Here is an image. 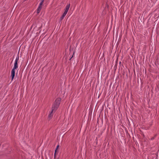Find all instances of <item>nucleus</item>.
I'll use <instances>...</instances> for the list:
<instances>
[{"label":"nucleus","instance_id":"obj_1","mask_svg":"<svg viewBox=\"0 0 159 159\" xmlns=\"http://www.w3.org/2000/svg\"><path fill=\"white\" fill-rule=\"evenodd\" d=\"M61 100V98H57L56 99L52 107V112H55L58 108L60 104Z\"/></svg>","mask_w":159,"mask_h":159},{"label":"nucleus","instance_id":"obj_2","mask_svg":"<svg viewBox=\"0 0 159 159\" xmlns=\"http://www.w3.org/2000/svg\"><path fill=\"white\" fill-rule=\"evenodd\" d=\"M15 75V70L12 69L11 71V80H13Z\"/></svg>","mask_w":159,"mask_h":159},{"label":"nucleus","instance_id":"obj_3","mask_svg":"<svg viewBox=\"0 0 159 159\" xmlns=\"http://www.w3.org/2000/svg\"><path fill=\"white\" fill-rule=\"evenodd\" d=\"M70 4H69L66 6V8L65 10V11L64 13H65L66 14H67L70 7Z\"/></svg>","mask_w":159,"mask_h":159},{"label":"nucleus","instance_id":"obj_4","mask_svg":"<svg viewBox=\"0 0 159 159\" xmlns=\"http://www.w3.org/2000/svg\"><path fill=\"white\" fill-rule=\"evenodd\" d=\"M18 67V65L17 62H15L14 66L13 69L15 70L16 68H17Z\"/></svg>","mask_w":159,"mask_h":159},{"label":"nucleus","instance_id":"obj_5","mask_svg":"<svg viewBox=\"0 0 159 159\" xmlns=\"http://www.w3.org/2000/svg\"><path fill=\"white\" fill-rule=\"evenodd\" d=\"M66 14L65 13H64L60 17V20H61L62 19H63L64 17L66 16Z\"/></svg>","mask_w":159,"mask_h":159},{"label":"nucleus","instance_id":"obj_6","mask_svg":"<svg viewBox=\"0 0 159 159\" xmlns=\"http://www.w3.org/2000/svg\"><path fill=\"white\" fill-rule=\"evenodd\" d=\"M52 112H52V111L50 113L49 115H48L49 118H51L53 116V115L52 114Z\"/></svg>","mask_w":159,"mask_h":159},{"label":"nucleus","instance_id":"obj_7","mask_svg":"<svg viewBox=\"0 0 159 159\" xmlns=\"http://www.w3.org/2000/svg\"><path fill=\"white\" fill-rule=\"evenodd\" d=\"M19 55H17V57H16V58L15 61V62H18V61L19 60Z\"/></svg>","mask_w":159,"mask_h":159},{"label":"nucleus","instance_id":"obj_8","mask_svg":"<svg viewBox=\"0 0 159 159\" xmlns=\"http://www.w3.org/2000/svg\"><path fill=\"white\" fill-rule=\"evenodd\" d=\"M43 2H41L39 4V6H40V7H42V6L43 4Z\"/></svg>","mask_w":159,"mask_h":159},{"label":"nucleus","instance_id":"obj_9","mask_svg":"<svg viewBox=\"0 0 159 159\" xmlns=\"http://www.w3.org/2000/svg\"><path fill=\"white\" fill-rule=\"evenodd\" d=\"M41 8H42V7H40V6H39L37 10H38V11H40L41 9Z\"/></svg>","mask_w":159,"mask_h":159},{"label":"nucleus","instance_id":"obj_10","mask_svg":"<svg viewBox=\"0 0 159 159\" xmlns=\"http://www.w3.org/2000/svg\"><path fill=\"white\" fill-rule=\"evenodd\" d=\"M59 145H58L57 147V148H56V149L55 150V151H57V150L58 149V148H59Z\"/></svg>","mask_w":159,"mask_h":159},{"label":"nucleus","instance_id":"obj_11","mask_svg":"<svg viewBox=\"0 0 159 159\" xmlns=\"http://www.w3.org/2000/svg\"><path fill=\"white\" fill-rule=\"evenodd\" d=\"M108 7H109V6L108 5V4H107V3L106 4V6L105 7H107L108 8Z\"/></svg>","mask_w":159,"mask_h":159},{"label":"nucleus","instance_id":"obj_12","mask_svg":"<svg viewBox=\"0 0 159 159\" xmlns=\"http://www.w3.org/2000/svg\"><path fill=\"white\" fill-rule=\"evenodd\" d=\"M40 11H38V10H37V13H39Z\"/></svg>","mask_w":159,"mask_h":159},{"label":"nucleus","instance_id":"obj_13","mask_svg":"<svg viewBox=\"0 0 159 159\" xmlns=\"http://www.w3.org/2000/svg\"><path fill=\"white\" fill-rule=\"evenodd\" d=\"M74 53H73V56H72V57H71L70 58V60H71V58H72V57H73V55H74Z\"/></svg>","mask_w":159,"mask_h":159},{"label":"nucleus","instance_id":"obj_14","mask_svg":"<svg viewBox=\"0 0 159 159\" xmlns=\"http://www.w3.org/2000/svg\"><path fill=\"white\" fill-rule=\"evenodd\" d=\"M56 152H57V151H55V153H54V156L55 157V156Z\"/></svg>","mask_w":159,"mask_h":159},{"label":"nucleus","instance_id":"obj_15","mask_svg":"<svg viewBox=\"0 0 159 159\" xmlns=\"http://www.w3.org/2000/svg\"><path fill=\"white\" fill-rule=\"evenodd\" d=\"M44 0H41V2H43Z\"/></svg>","mask_w":159,"mask_h":159},{"label":"nucleus","instance_id":"obj_16","mask_svg":"<svg viewBox=\"0 0 159 159\" xmlns=\"http://www.w3.org/2000/svg\"><path fill=\"white\" fill-rule=\"evenodd\" d=\"M154 139V137H152V138L151 139H152H152Z\"/></svg>","mask_w":159,"mask_h":159}]
</instances>
